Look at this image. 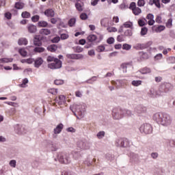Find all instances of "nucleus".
I'll return each mask as SVG.
<instances>
[{
  "label": "nucleus",
  "instance_id": "31",
  "mask_svg": "<svg viewBox=\"0 0 175 175\" xmlns=\"http://www.w3.org/2000/svg\"><path fill=\"white\" fill-rule=\"evenodd\" d=\"M8 62H13V58H1L0 64H8Z\"/></svg>",
  "mask_w": 175,
  "mask_h": 175
},
{
  "label": "nucleus",
  "instance_id": "7",
  "mask_svg": "<svg viewBox=\"0 0 175 175\" xmlns=\"http://www.w3.org/2000/svg\"><path fill=\"white\" fill-rule=\"evenodd\" d=\"M112 117L113 120H121L124 117V109L115 108L112 110Z\"/></svg>",
  "mask_w": 175,
  "mask_h": 175
},
{
  "label": "nucleus",
  "instance_id": "33",
  "mask_svg": "<svg viewBox=\"0 0 175 175\" xmlns=\"http://www.w3.org/2000/svg\"><path fill=\"white\" fill-rule=\"evenodd\" d=\"M46 49H44V48H43V47H36V48H34V49H33V51H34V53H44V51H45Z\"/></svg>",
  "mask_w": 175,
  "mask_h": 175
},
{
  "label": "nucleus",
  "instance_id": "16",
  "mask_svg": "<svg viewBox=\"0 0 175 175\" xmlns=\"http://www.w3.org/2000/svg\"><path fill=\"white\" fill-rule=\"evenodd\" d=\"M27 29L29 33H36L38 31V28L36 27V26L33 24H29L27 26Z\"/></svg>",
  "mask_w": 175,
  "mask_h": 175
},
{
  "label": "nucleus",
  "instance_id": "6",
  "mask_svg": "<svg viewBox=\"0 0 175 175\" xmlns=\"http://www.w3.org/2000/svg\"><path fill=\"white\" fill-rule=\"evenodd\" d=\"M141 133H145V135H150L152 133V126L148 123H144L139 127Z\"/></svg>",
  "mask_w": 175,
  "mask_h": 175
},
{
  "label": "nucleus",
  "instance_id": "25",
  "mask_svg": "<svg viewBox=\"0 0 175 175\" xmlns=\"http://www.w3.org/2000/svg\"><path fill=\"white\" fill-rule=\"evenodd\" d=\"M38 27L40 28H46L49 27V23L44 21H40L38 23Z\"/></svg>",
  "mask_w": 175,
  "mask_h": 175
},
{
  "label": "nucleus",
  "instance_id": "50",
  "mask_svg": "<svg viewBox=\"0 0 175 175\" xmlns=\"http://www.w3.org/2000/svg\"><path fill=\"white\" fill-rule=\"evenodd\" d=\"M124 28H132V25H133V23L131 22H126L123 24Z\"/></svg>",
  "mask_w": 175,
  "mask_h": 175
},
{
  "label": "nucleus",
  "instance_id": "40",
  "mask_svg": "<svg viewBox=\"0 0 175 175\" xmlns=\"http://www.w3.org/2000/svg\"><path fill=\"white\" fill-rule=\"evenodd\" d=\"M132 85L134 87H139V85H142V81L138 80V81H133L131 82Z\"/></svg>",
  "mask_w": 175,
  "mask_h": 175
},
{
  "label": "nucleus",
  "instance_id": "11",
  "mask_svg": "<svg viewBox=\"0 0 175 175\" xmlns=\"http://www.w3.org/2000/svg\"><path fill=\"white\" fill-rule=\"evenodd\" d=\"M14 131L18 135H24V133H27V130H25V127L19 124H16L14 126Z\"/></svg>",
  "mask_w": 175,
  "mask_h": 175
},
{
  "label": "nucleus",
  "instance_id": "38",
  "mask_svg": "<svg viewBox=\"0 0 175 175\" xmlns=\"http://www.w3.org/2000/svg\"><path fill=\"white\" fill-rule=\"evenodd\" d=\"M75 24H76V18H72L68 21L69 27H74Z\"/></svg>",
  "mask_w": 175,
  "mask_h": 175
},
{
  "label": "nucleus",
  "instance_id": "42",
  "mask_svg": "<svg viewBox=\"0 0 175 175\" xmlns=\"http://www.w3.org/2000/svg\"><path fill=\"white\" fill-rule=\"evenodd\" d=\"M40 18V16L39 15H34L31 17V21L33 23H38Z\"/></svg>",
  "mask_w": 175,
  "mask_h": 175
},
{
  "label": "nucleus",
  "instance_id": "12",
  "mask_svg": "<svg viewBox=\"0 0 175 175\" xmlns=\"http://www.w3.org/2000/svg\"><path fill=\"white\" fill-rule=\"evenodd\" d=\"M139 154L135 152L130 153V161L131 163H139Z\"/></svg>",
  "mask_w": 175,
  "mask_h": 175
},
{
  "label": "nucleus",
  "instance_id": "15",
  "mask_svg": "<svg viewBox=\"0 0 175 175\" xmlns=\"http://www.w3.org/2000/svg\"><path fill=\"white\" fill-rule=\"evenodd\" d=\"M43 59L42 57H37L34 59V67L35 68H40L43 64Z\"/></svg>",
  "mask_w": 175,
  "mask_h": 175
},
{
  "label": "nucleus",
  "instance_id": "21",
  "mask_svg": "<svg viewBox=\"0 0 175 175\" xmlns=\"http://www.w3.org/2000/svg\"><path fill=\"white\" fill-rule=\"evenodd\" d=\"M92 162H96V159H91L90 158H87L84 161V165H86L87 166H91L92 165Z\"/></svg>",
  "mask_w": 175,
  "mask_h": 175
},
{
  "label": "nucleus",
  "instance_id": "32",
  "mask_svg": "<svg viewBox=\"0 0 175 175\" xmlns=\"http://www.w3.org/2000/svg\"><path fill=\"white\" fill-rule=\"evenodd\" d=\"M28 83H29V81L28 80V79L25 78L23 80V82L21 84L19 85V87H21V88H25L27 84H28Z\"/></svg>",
  "mask_w": 175,
  "mask_h": 175
},
{
  "label": "nucleus",
  "instance_id": "53",
  "mask_svg": "<svg viewBox=\"0 0 175 175\" xmlns=\"http://www.w3.org/2000/svg\"><path fill=\"white\" fill-rule=\"evenodd\" d=\"M59 40H61V38H59V36H56V37H54L51 40V42L52 43H58V42H59Z\"/></svg>",
  "mask_w": 175,
  "mask_h": 175
},
{
  "label": "nucleus",
  "instance_id": "37",
  "mask_svg": "<svg viewBox=\"0 0 175 175\" xmlns=\"http://www.w3.org/2000/svg\"><path fill=\"white\" fill-rule=\"evenodd\" d=\"M21 16L23 18H29L31 17V14L27 11L22 12Z\"/></svg>",
  "mask_w": 175,
  "mask_h": 175
},
{
  "label": "nucleus",
  "instance_id": "63",
  "mask_svg": "<svg viewBox=\"0 0 175 175\" xmlns=\"http://www.w3.org/2000/svg\"><path fill=\"white\" fill-rule=\"evenodd\" d=\"M107 43H108V44H113V43H114V38L113 37L109 38L107 40Z\"/></svg>",
  "mask_w": 175,
  "mask_h": 175
},
{
  "label": "nucleus",
  "instance_id": "62",
  "mask_svg": "<svg viewBox=\"0 0 175 175\" xmlns=\"http://www.w3.org/2000/svg\"><path fill=\"white\" fill-rule=\"evenodd\" d=\"M19 53L21 54V55H22V57H25L27 54V51L23 49H20Z\"/></svg>",
  "mask_w": 175,
  "mask_h": 175
},
{
  "label": "nucleus",
  "instance_id": "1",
  "mask_svg": "<svg viewBox=\"0 0 175 175\" xmlns=\"http://www.w3.org/2000/svg\"><path fill=\"white\" fill-rule=\"evenodd\" d=\"M172 90V84L170 83H165L161 84L158 90H155L154 88H151L148 92V96L149 98H157V96H163L166 92H169V90Z\"/></svg>",
  "mask_w": 175,
  "mask_h": 175
},
{
  "label": "nucleus",
  "instance_id": "20",
  "mask_svg": "<svg viewBox=\"0 0 175 175\" xmlns=\"http://www.w3.org/2000/svg\"><path fill=\"white\" fill-rule=\"evenodd\" d=\"M18 44L19 46H27L28 44V40L25 38H21L18 40Z\"/></svg>",
  "mask_w": 175,
  "mask_h": 175
},
{
  "label": "nucleus",
  "instance_id": "51",
  "mask_svg": "<svg viewBox=\"0 0 175 175\" xmlns=\"http://www.w3.org/2000/svg\"><path fill=\"white\" fill-rule=\"evenodd\" d=\"M137 7H136V3L135 2H131V3H130V5H129V9L131 10H132V12H133V10H135V9Z\"/></svg>",
  "mask_w": 175,
  "mask_h": 175
},
{
  "label": "nucleus",
  "instance_id": "22",
  "mask_svg": "<svg viewBox=\"0 0 175 175\" xmlns=\"http://www.w3.org/2000/svg\"><path fill=\"white\" fill-rule=\"evenodd\" d=\"M98 39V37H96L94 34H90L88 36L87 40L89 43H92V42H95Z\"/></svg>",
  "mask_w": 175,
  "mask_h": 175
},
{
  "label": "nucleus",
  "instance_id": "41",
  "mask_svg": "<svg viewBox=\"0 0 175 175\" xmlns=\"http://www.w3.org/2000/svg\"><path fill=\"white\" fill-rule=\"evenodd\" d=\"M165 27L163 25H159L158 27H156L155 32H162V31H165Z\"/></svg>",
  "mask_w": 175,
  "mask_h": 175
},
{
  "label": "nucleus",
  "instance_id": "58",
  "mask_svg": "<svg viewBox=\"0 0 175 175\" xmlns=\"http://www.w3.org/2000/svg\"><path fill=\"white\" fill-rule=\"evenodd\" d=\"M31 166L34 169H36V167H39V161H33L32 163H31Z\"/></svg>",
  "mask_w": 175,
  "mask_h": 175
},
{
  "label": "nucleus",
  "instance_id": "29",
  "mask_svg": "<svg viewBox=\"0 0 175 175\" xmlns=\"http://www.w3.org/2000/svg\"><path fill=\"white\" fill-rule=\"evenodd\" d=\"M139 72L142 73V75H147V73H151V69H150V68L144 67L139 70Z\"/></svg>",
  "mask_w": 175,
  "mask_h": 175
},
{
  "label": "nucleus",
  "instance_id": "13",
  "mask_svg": "<svg viewBox=\"0 0 175 175\" xmlns=\"http://www.w3.org/2000/svg\"><path fill=\"white\" fill-rule=\"evenodd\" d=\"M135 113H137V114H143V113H146V111H147V108L142 105H137L135 108Z\"/></svg>",
  "mask_w": 175,
  "mask_h": 175
},
{
  "label": "nucleus",
  "instance_id": "24",
  "mask_svg": "<svg viewBox=\"0 0 175 175\" xmlns=\"http://www.w3.org/2000/svg\"><path fill=\"white\" fill-rule=\"evenodd\" d=\"M51 33V31L49 29H41L40 30V35H45V36H48V35H50Z\"/></svg>",
  "mask_w": 175,
  "mask_h": 175
},
{
  "label": "nucleus",
  "instance_id": "2",
  "mask_svg": "<svg viewBox=\"0 0 175 175\" xmlns=\"http://www.w3.org/2000/svg\"><path fill=\"white\" fill-rule=\"evenodd\" d=\"M152 118L154 121H156L160 125H163V126H170L173 121L170 115L162 112L154 113Z\"/></svg>",
  "mask_w": 175,
  "mask_h": 175
},
{
  "label": "nucleus",
  "instance_id": "60",
  "mask_svg": "<svg viewBox=\"0 0 175 175\" xmlns=\"http://www.w3.org/2000/svg\"><path fill=\"white\" fill-rule=\"evenodd\" d=\"M81 20H87L88 18V15H87L85 13H82L80 15Z\"/></svg>",
  "mask_w": 175,
  "mask_h": 175
},
{
  "label": "nucleus",
  "instance_id": "4",
  "mask_svg": "<svg viewBox=\"0 0 175 175\" xmlns=\"http://www.w3.org/2000/svg\"><path fill=\"white\" fill-rule=\"evenodd\" d=\"M55 161H59L60 163L68 165L72 162L70 155L66 152H58L57 154V158H55Z\"/></svg>",
  "mask_w": 175,
  "mask_h": 175
},
{
  "label": "nucleus",
  "instance_id": "30",
  "mask_svg": "<svg viewBox=\"0 0 175 175\" xmlns=\"http://www.w3.org/2000/svg\"><path fill=\"white\" fill-rule=\"evenodd\" d=\"M72 154L73 158L75 159L76 160L80 159L81 157V153H80V152L72 151Z\"/></svg>",
  "mask_w": 175,
  "mask_h": 175
},
{
  "label": "nucleus",
  "instance_id": "18",
  "mask_svg": "<svg viewBox=\"0 0 175 175\" xmlns=\"http://www.w3.org/2000/svg\"><path fill=\"white\" fill-rule=\"evenodd\" d=\"M62 129H64V124L60 123L54 129L53 132L55 135H58L60 132H62Z\"/></svg>",
  "mask_w": 175,
  "mask_h": 175
},
{
  "label": "nucleus",
  "instance_id": "39",
  "mask_svg": "<svg viewBox=\"0 0 175 175\" xmlns=\"http://www.w3.org/2000/svg\"><path fill=\"white\" fill-rule=\"evenodd\" d=\"M133 33H132V30L131 29H127L124 31L123 36L125 38L126 36L127 37H130L132 36Z\"/></svg>",
  "mask_w": 175,
  "mask_h": 175
},
{
  "label": "nucleus",
  "instance_id": "45",
  "mask_svg": "<svg viewBox=\"0 0 175 175\" xmlns=\"http://www.w3.org/2000/svg\"><path fill=\"white\" fill-rule=\"evenodd\" d=\"M54 84H55V85H62V84H64V80H62V79H55L54 81Z\"/></svg>",
  "mask_w": 175,
  "mask_h": 175
},
{
  "label": "nucleus",
  "instance_id": "8",
  "mask_svg": "<svg viewBox=\"0 0 175 175\" xmlns=\"http://www.w3.org/2000/svg\"><path fill=\"white\" fill-rule=\"evenodd\" d=\"M77 145L78 148H80L81 150H88L91 144L88 141L83 139L78 141Z\"/></svg>",
  "mask_w": 175,
  "mask_h": 175
},
{
  "label": "nucleus",
  "instance_id": "5",
  "mask_svg": "<svg viewBox=\"0 0 175 175\" xmlns=\"http://www.w3.org/2000/svg\"><path fill=\"white\" fill-rule=\"evenodd\" d=\"M129 140L126 138H118L115 142V146L116 147H122L123 148L129 147Z\"/></svg>",
  "mask_w": 175,
  "mask_h": 175
},
{
  "label": "nucleus",
  "instance_id": "23",
  "mask_svg": "<svg viewBox=\"0 0 175 175\" xmlns=\"http://www.w3.org/2000/svg\"><path fill=\"white\" fill-rule=\"evenodd\" d=\"M58 49L57 44H51L47 47L48 51H51V53H55Z\"/></svg>",
  "mask_w": 175,
  "mask_h": 175
},
{
  "label": "nucleus",
  "instance_id": "9",
  "mask_svg": "<svg viewBox=\"0 0 175 175\" xmlns=\"http://www.w3.org/2000/svg\"><path fill=\"white\" fill-rule=\"evenodd\" d=\"M48 68L49 69H59L62 68V62L59 59H55L53 63L48 64Z\"/></svg>",
  "mask_w": 175,
  "mask_h": 175
},
{
  "label": "nucleus",
  "instance_id": "55",
  "mask_svg": "<svg viewBox=\"0 0 175 175\" xmlns=\"http://www.w3.org/2000/svg\"><path fill=\"white\" fill-rule=\"evenodd\" d=\"M49 94H52V95H57L58 94V90L57 89H50L49 90Z\"/></svg>",
  "mask_w": 175,
  "mask_h": 175
},
{
  "label": "nucleus",
  "instance_id": "28",
  "mask_svg": "<svg viewBox=\"0 0 175 175\" xmlns=\"http://www.w3.org/2000/svg\"><path fill=\"white\" fill-rule=\"evenodd\" d=\"M48 148H50L51 151H57L58 150V148L52 142H49Z\"/></svg>",
  "mask_w": 175,
  "mask_h": 175
},
{
  "label": "nucleus",
  "instance_id": "59",
  "mask_svg": "<svg viewBox=\"0 0 175 175\" xmlns=\"http://www.w3.org/2000/svg\"><path fill=\"white\" fill-rule=\"evenodd\" d=\"M7 105H9V106H13V107H18V104L17 103H13V102H6Z\"/></svg>",
  "mask_w": 175,
  "mask_h": 175
},
{
  "label": "nucleus",
  "instance_id": "61",
  "mask_svg": "<svg viewBox=\"0 0 175 175\" xmlns=\"http://www.w3.org/2000/svg\"><path fill=\"white\" fill-rule=\"evenodd\" d=\"M138 25L139 27H144V25H146V22H144L143 19H139L138 21Z\"/></svg>",
  "mask_w": 175,
  "mask_h": 175
},
{
  "label": "nucleus",
  "instance_id": "57",
  "mask_svg": "<svg viewBox=\"0 0 175 175\" xmlns=\"http://www.w3.org/2000/svg\"><path fill=\"white\" fill-rule=\"evenodd\" d=\"M104 50H105V46L103 45L98 46L96 49V51H98V53H103Z\"/></svg>",
  "mask_w": 175,
  "mask_h": 175
},
{
  "label": "nucleus",
  "instance_id": "64",
  "mask_svg": "<svg viewBox=\"0 0 175 175\" xmlns=\"http://www.w3.org/2000/svg\"><path fill=\"white\" fill-rule=\"evenodd\" d=\"M62 175H75V173L70 171H64L62 173Z\"/></svg>",
  "mask_w": 175,
  "mask_h": 175
},
{
  "label": "nucleus",
  "instance_id": "27",
  "mask_svg": "<svg viewBox=\"0 0 175 175\" xmlns=\"http://www.w3.org/2000/svg\"><path fill=\"white\" fill-rule=\"evenodd\" d=\"M140 59L143 61L144 59H148V53L146 52H139Z\"/></svg>",
  "mask_w": 175,
  "mask_h": 175
},
{
  "label": "nucleus",
  "instance_id": "49",
  "mask_svg": "<svg viewBox=\"0 0 175 175\" xmlns=\"http://www.w3.org/2000/svg\"><path fill=\"white\" fill-rule=\"evenodd\" d=\"M41 42H46L47 41V37L44 36V35L40 34L37 35Z\"/></svg>",
  "mask_w": 175,
  "mask_h": 175
},
{
  "label": "nucleus",
  "instance_id": "48",
  "mask_svg": "<svg viewBox=\"0 0 175 175\" xmlns=\"http://www.w3.org/2000/svg\"><path fill=\"white\" fill-rule=\"evenodd\" d=\"M172 23H173V19L172 18L168 19L166 23L167 28H172V25H173Z\"/></svg>",
  "mask_w": 175,
  "mask_h": 175
},
{
  "label": "nucleus",
  "instance_id": "10",
  "mask_svg": "<svg viewBox=\"0 0 175 175\" xmlns=\"http://www.w3.org/2000/svg\"><path fill=\"white\" fill-rule=\"evenodd\" d=\"M151 44H152V41H148L146 44H140V43L137 44L134 46V48H135L136 50H144L145 49H148V47H150Z\"/></svg>",
  "mask_w": 175,
  "mask_h": 175
},
{
  "label": "nucleus",
  "instance_id": "3",
  "mask_svg": "<svg viewBox=\"0 0 175 175\" xmlns=\"http://www.w3.org/2000/svg\"><path fill=\"white\" fill-rule=\"evenodd\" d=\"M70 110L72 111L78 120H80V118H84V113H85V105L73 104L72 105H70Z\"/></svg>",
  "mask_w": 175,
  "mask_h": 175
},
{
  "label": "nucleus",
  "instance_id": "36",
  "mask_svg": "<svg viewBox=\"0 0 175 175\" xmlns=\"http://www.w3.org/2000/svg\"><path fill=\"white\" fill-rule=\"evenodd\" d=\"M75 8L78 12H83V5L79 1L75 3Z\"/></svg>",
  "mask_w": 175,
  "mask_h": 175
},
{
  "label": "nucleus",
  "instance_id": "19",
  "mask_svg": "<svg viewBox=\"0 0 175 175\" xmlns=\"http://www.w3.org/2000/svg\"><path fill=\"white\" fill-rule=\"evenodd\" d=\"M65 99H66L65 96L60 95L59 96V99L56 98L55 100L56 103H58V105H62L63 103H65L66 102Z\"/></svg>",
  "mask_w": 175,
  "mask_h": 175
},
{
  "label": "nucleus",
  "instance_id": "52",
  "mask_svg": "<svg viewBox=\"0 0 175 175\" xmlns=\"http://www.w3.org/2000/svg\"><path fill=\"white\" fill-rule=\"evenodd\" d=\"M144 5H146V1H144V0H138L137 6H139V8H142V7L144 6Z\"/></svg>",
  "mask_w": 175,
  "mask_h": 175
},
{
  "label": "nucleus",
  "instance_id": "44",
  "mask_svg": "<svg viewBox=\"0 0 175 175\" xmlns=\"http://www.w3.org/2000/svg\"><path fill=\"white\" fill-rule=\"evenodd\" d=\"M105 131H100L97 133L96 136L98 139H103L105 137Z\"/></svg>",
  "mask_w": 175,
  "mask_h": 175
},
{
  "label": "nucleus",
  "instance_id": "56",
  "mask_svg": "<svg viewBox=\"0 0 175 175\" xmlns=\"http://www.w3.org/2000/svg\"><path fill=\"white\" fill-rule=\"evenodd\" d=\"M124 40H125V37L124 36V34L119 35L117 37L118 42H124Z\"/></svg>",
  "mask_w": 175,
  "mask_h": 175
},
{
  "label": "nucleus",
  "instance_id": "46",
  "mask_svg": "<svg viewBox=\"0 0 175 175\" xmlns=\"http://www.w3.org/2000/svg\"><path fill=\"white\" fill-rule=\"evenodd\" d=\"M94 81H96V77H92L91 79L87 80L85 83L88 84H92Z\"/></svg>",
  "mask_w": 175,
  "mask_h": 175
},
{
  "label": "nucleus",
  "instance_id": "35",
  "mask_svg": "<svg viewBox=\"0 0 175 175\" xmlns=\"http://www.w3.org/2000/svg\"><path fill=\"white\" fill-rule=\"evenodd\" d=\"M133 13V14H135V16H139V14L142 13V9H140V8L137 7L134 8Z\"/></svg>",
  "mask_w": 175,
  "mask_h": 175
},
{
  "label": "nucleus",
  "instance_id": "26",
  "mask_svg": "<svg viewBox=\"0 0 175 175\" xmlns=\"http://www.w3.org/2000/svg\"><path fill=\"white\" fill-rule=\"evenodd\" d=\"M25 4L23 2L18 1L15 3L14 8L15 9H18V10L21 9H24Z\"/></svg>",
  "mask_w": 175,
  "mask_h": 175
},
{
  "label": "nucleus",
  "instance_id": "54",
  "mask_svg": "<svg viewBox=\"0 0 175 175\" xmlns=\"http://www.w3.org/2000/svg\"><path fill=\"white\" fill-rule=\"evenodd\" d=\"M124 116H129V117H131L132 116V111L128 109H123Z\"/></svg>",
  "mask_w": 175,
  "mask_h": 175
},
{
  "label": "nucleus",
  "instance_id": "14",
  "mask_svg": "<svg viewBox=\"0 0 175 175\" xmlns=\"http://www.w3.org/2000/svg\"><path fill=\"white\" fill-rule=\"evenodd\" d=\"M44 16L46 17H51V18H53L54 16H55V12H54V10L50 8L47 9L44 12Z\"/></svg>",
  "mask_w": 175,
  "mask_h": 175
},
{
  "label": "nucleus",
  "instance_id": "43",
  "mask_svg": "<svg viewBox=\"0 0 175 175\" xmlns=\"http://www.w3.org/2000/svg\"><path fill=\"white\" fill-rule=\"evenodd\" d=\"M147 32H148V29L147 27H144L141 29V35L142 36H144V35H147Z\"/></svg>",
  "mask_w": 175,
  "mask_h": 175
},
{
  "label": "nucleus",
  "instance_id": "17",
  "mask_svg": "<svg viewBox=\"0 0 175 175\" xmlns=\"http://www.w3.org/2000/svg\"><path fill=\"white\" fill-rule=\"evenodd\" d=\"M33 42L34 46H36L37 47H40V46H42V43L40 41V39L39 38V36H38V35L34 36Z\"/></svg>",
  "mask_w": 175,
  "mask_h": 175
},
{
  "label": "nucleus",
  "instance_id": "47",
  "mask_svg": "<svg viewBox=\"0 0 175 175\" xmlns=\"http://www.w3.org/2000/svg\"><path fill=\"white\" fill-rule=\"evenodd\" d=\"M122 49L123 50H126V51L131 50V49H132V46L129 44H124L122 45Z\"/></svg>",
  "mask_w": 175,
  "mask_h": 175
},
{
  "label": "nucleus",
  "instance_id": "34",
  "mask_svg": "<svg viewBox=\"0 0 175 175\" xmlns=\"http://www.w3.org/2000/svg\"><path fill=\"white\" fill-rule=\"evenodd\" d=\"M105 158H106V159H107V161H114L115 157H114V154H113L107 153L105 155Z\"/></svg>",
  "mask_w": 175,
  "mask_h": 175
}]
</instances>
